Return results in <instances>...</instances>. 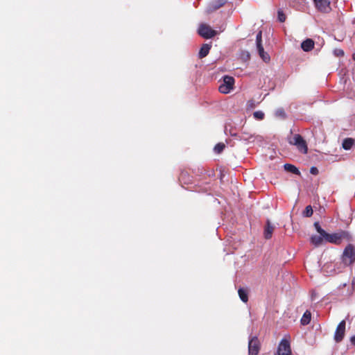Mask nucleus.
Wrapping results in <instances>:
<instances>
[{"instance_id":"1","label":"nucleus","mask_w":355,"mask_h":355,"mask_svg":"<svg viewBox=\"0 0 355 355\" xmlns=\"http://www.w3.org/2000/svg\"><path fill=\"white\" fill-rule=\"evenodd\" d=\"M323 238L327 242L336 245H339L343 241H350L352 239V236L349 232L345 230H340L333 234L327 232Z\"/></svg>"},{"instance_id":"2","label":"nucleus","mask_w":355,"mask_h":355,"mask_svg":"<svg viewBox=\"0 0 355 355\" xmlns=\"http://www.w3.org/2000/svg\"><path fill=\"white\" fill-rule=\"evenodd\" d=\"M342 261L345 266H350L355 262V247L348 244L342 254Z\"/></svg>"},{"instance_id":"3","label":"nucleus","mask_w":355,"mask_h":355,"mask_svg":"<svg viewBox=\"0 0 355 355\" xmlns=\"http://www.w3.org/2000/svg\"><path fill=\"white\" fill-rule=\"evenodd\" d=\"M290 144L297 147L299 151L303 154H306L308 152V146L306 141L303 137L298 134L294 135L293 140L290 141Z\"/></svg>"},{"instance_id":"4","label":"nucleus","mask_w":355,"mask_h":355,"mask_svg":"<svg viewBox=\"0 0 355 355\" xmlns=\"http://www.w3.org/2000/svg\"><path fill=\"white\" fill-rule=\"evenodd\" d=\"M234 79L232 76H225L223 83L219 86L218 90L222 94H228L233 89Z\"/></svg>"},{"instance_id":"5","label":"nucleus","mask_w":355,"mask_h":355,"mask_svg":"<svg viewBox=\"0 0 355 355\" xmlns=\"http://www.w3.org/2000/svg\"><path fill=\"white\" fill-rule=\"evenodd\" d=\"M261 348L259 340L257 336L252 337L248 342L249 355H258Z\"/></svg>"},{"instance_id":"6","label":"nucleus","mask_w":355,"mask_h":355,"mask_svg":"<svg viewBox=\"0 0 355 355\" xmlns=\"http://www.w3.org/2000/svg\"><path fill=\"white\" fill-rule=\"evenodd\" d=\"M198 33L201 37L205 39L212 38L217 34L216 31L211 29V28L207 24H201L199 26Z\"/></svg>"},{"instance_id":"7","label":"nucleus","mask_w":355,"mask_h":355,"mask_svg":"<svg viewBox=\"0 0 355 355\" xmlns=\"http://www.w3.org/2000/svg\"><path fill=\"white\" fill-rule=\"evenodd\" d=\"M278 355H291L290 342L287 339H282L277 348Z\"/></svg>"},{"instance_id":"8","label":"nucleus","mask_w":355,"mask_h":355,"mask_svg":"<svg viewBox=\"0 0 355 355\" xmlns=\"http://www.w3.org/2000/svg\"><path fill=\"white\" fill-rule=\"evenodd\" d=\"M345 320H342L338 324L335 334H334V340L336 343H340L343 340L345 334Z\"/></svg>"},{"instance_id":"9","label":"nucleus","mask_w":355,"mask_h":355,"mask_svg":"<svg viewBox=\"0 0 355 355\" xmlns=\"http://www.w3.org/2000/svg\"><path fill=\"white\" fill-rule=\"evenodd\" d=\"M316 8L322 12H329L331 10L330 0H313Z\"/></svg>"},{"instance_id":"10","label":"nucleus","mask_w":355,"mask_h":355,"mask_svg":"<svg viewBox=\"0 0 355 355\" xmlns=\"http://www.w3.org/2000/svg\"><path fill=\"white\" fill-rule=\"evenodd\" d=\"M301 47L304 51L309 52L314 47V41L312 39H306L301 44Z\"/></svg>"},{"instance_id":"11","label":"nucleus","mask_w":355,"mask_h":355,"mask_svg":"<svg viewBox=\"0 0 355 355\" xmlns=\"http://www.w3.org/2000/svg\"><path fill=\"white\" fill-rule=\"evenodd\" d=\"M274 227L271 225L269 220H267L266 226L264 230V237L266 239H270L272 237Z\"/></svg>"},{"instance_id":"12","label":"nucleus","mask_w":355,"mask_h":355,"mask_svg":"<svg viewBox=\"0 0 355 355\" xmlns=\"http://www.w3.org/2000/svg\"><path fill=\"white\" fill-rule=\"evenodd\" d=\"M210 49H211V45H209L208 44H204L200 49V51L198 53L199 58H203L206 57L209 54Z\"/></svg>"},{"instance_id":"13","label":"nucleus","mask_w":355,"mask_h":355,"mask_svg":"<svg viewBox=\"0 0 355 355\" xmlns=\"http://www.w3.org/2000/svg\"><path fill=\"white\" fill-rule=\"evenodd\" d=\"M257 48L258 50L259 55L262 58V60L265 62H268L270 60V58L269 55L264 51L263 46L259 44V46Z\"/></svg>"},{"instance_id":"14","label":"nucleus","mask_w":355,"mask_h":355,"mask_svg":"<svg viewBox=\"0 0 355 355\" xmlns=\"http://www.w3.org/2000/svg\"><path fill=\"white\" fill-rule=\"evenodd\" d=\"M238 294L241 300L245 303L248 301V291L247 289L240 288L238 290Z\"/></svg>"},{"instance_id":"15","label":"nucleus","mask_w":355,"mask_h":355,"mask_svg":"<svg viewBox=\"0 0 355 355\" xmlns=\"http://www.w3.org/2000/svg\"><path fill=\"white\" fill-rule=\"evenodd\" d=\"M311 319V311L306 310L304 313V314L301 318V320H300L301 324L302 325H307L310 323Z\"/></svg>"},{"instance_id":"16","label":"nucleus","mask_w":355,"mask_h":355,"mask_svg":"<svg viewBox=\"0 0 355 355\" xmlns=\"http://www.w3.org/2000/svg\"><path fill=\"white\" fill-rule=\"evenodd\" d=\"M355 144V140L352 138H346L343 140V148L345 150H349Z\"/></svg>"},{"instance_id":"17","label":"nucleus","mask_w":355,"mask_h":355,"mask_svg":"<svg viewBox=\"0 0 355 355\" xmlns=\"http://www.w3.org/2000/svg\"><path fill=\"white\" fill-rule=\"evenodd\" d=\"M284 167V169L286 171H287L288 172H291L295 175H300V171H299V169L293 164H285Z\"/></svg>"},{"instance_id":"18","label":"nucleus","mask_w":355,"mask_h":355,"mask_svg":"<svg viewBox=\"0 0 355 355\" xmlns=\"http://www.w3.org/2000/svg\"><path fill=\"white\" fill-rule=\"evenodd\" d=\"M324 238L320 234V236L314 235L311 237V243L315 246H318L322 244Z\"/></svg>"},{"instance_id":"19","label":"nucleus","mask_w":355,"mask_h":355,"mask_svg":"<svg viewBox=\"0 0 355 355\" xmlns=\"http://www.w3.org/2000/svg\"><path fill=\"white\" fill-rule=\"evenodd\" d=\"M313 209L311 205H308L305 207V209L302 212V215L304 217H311L313 215Z\"/></svg>"},{"instance_id":"20","label":"nucleus","mask_w":355,"mask_h":355,"mask_svg":"<svg viewBox=\"0 0 355 355\" xmlns=\"http://www.w3.org/2000/svg\"><path fill=\"white\" fill-rule=\"evenodd\" d=\"M225 148V145L223 143H218L217 144L214 148V150L216 153L220 154L223 151V150Z\"/></svg>"},{"instance_id":"21","label":"nucleus","mask_w":355,"mask_h":355,"mask_svg":"<svg viewBox=\"0 0 355 355\" xmlns=\"http://www.w3.org/2000/svg\"><path fill=\"white\" fill-rule=\"evenodd\" d=\"M277 18L279 22H284L286 19V16L284 13L283 10L279 9L277 10Z\"/></svg>"},{"instance_id":"22","label":"nucleus","mask_w":355,"mask_h":355,"mask_svg":"<svg viewBox=\"0 0 355 355\" xmlns=\"http://www.w3.org/2000/svg\"><path fill=\"white\" fill-rule=\"evenodd\" d=\"M314 227L316 230V231L322 236L324 237V236L326 234V232L322 229V227H320V224L318 222H315L314 223Z\"/></svg>"},{"instance_id":"23","label":"nucleus","mask_w":355,"mask_h":355,"mask_svg":"<svg viewBox=\"0 0 355 355\" xmlns=\"http://www.w3.org/2000/svg\"><path fill=\"white\" fill-rule=\"evenodd\" d=\"M253 116L257 120H262L264 118V113L261 111H256L253 113Z\"/></svg>"},{"instance_id":"24","label":"nucleus","mask_w":355,"mask_h":355,"mask_svg":"<svg viewBox=\"0 0 355 355\" xmlns=\"http://www.w3.org/2000/svg\"><path fill=\"white\" fill-rule=\"evenodd\" d=\"M262 32L259 31L256 37V43H257V47L259 46V44L262 45Z\"/></svg>"},{"instance_id":"25","label":"nucleus","mask_w":355,"mask_h":355,"mask_svg":"<svg viewBox=\"0 0 355 355\" xmlns=\"http://www.w3.org/2000/svg\"><path fill=\"white\" fill-rule=\"evenodd\" d=\"M226 3L225 0H218L214 6L215 9H218L220 7L223 6Z\"/></svg>"},{"instance_id":"26","label":"nucleus","mask_w":355,"mask_h":355,"mask_svg":"<svg viewBox=\"0 0 355 355\" xmlns=\"http://www.w3.org/2000/svg\"><path fill=\"white\" fill-rule=\"evenodd\" d=\"M275 114H276V116H281L282 118H285L286 117V113H285L284 109H282V108L278 109L276 111Z\"/></svg>"},{"instance_id":"27","label":"nucleus","mask_w":355,"mask_h":355,"mask_svg":"<svg viewBox=\"0 0 355 355\" xmlns=\"http://www.w3.org/2000/svg\"><path fill=\"white\" fill-rule=\"evenodd\" d=\"M310 173L313 175H316L319 173V171L316 167L312 166L310 169Z\"/></svg>"},{"instance_id":"28","label":"nucleus","mask_w":355,"mask_h":355,"mask_svg":"<svg viewBox=\"0 0 355 355\" xmlns=\"http://www.w3.org/2000/svg\"><path fill=\"white\" fill-rule=\"evenodd\" d=\"M350 341L352 345H355V336H353L350 338Z\"/></svg>"},{"instance_id":"29","label":"nucleus","mask_w":355,"mask_h":355,"mask_svg":"<svg viewBox=\"0 0 355 355\" xmlns=\"http://www.w3.org/2000/svg\"><path fill=\"white\" fill-rule=\"evenodd\" d=\"M354 288H352V290L347 294V295H351L352 294Z\"/></svg>"},{"instance_id":"30","label":"nucleus","mask_w":355,"mask_h":355,"mask_svg":"<svg viewBox=\"0 0 355 355\" xmlns=\"http://www.w3.org/2000/svg\"><path fill=\"white\" fill-rule=\"evenodd\" d=\"M353 60H355V53L352 55Z\"/></svg>"}]
</instances>
